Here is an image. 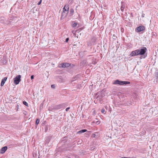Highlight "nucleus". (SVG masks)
<instances>
[{
  "label": "nucleus",
  "mask_w": 158,
  "mask_h": 158,
  "mask_svg": "<svg viewBox=\"0 0 158 158\" xmlns=\"http://www.w3.org/2000/svg\"><path fill=\"white\" fill-rule=\"evenodd\" d=\"M147 50V48L145 47H143L142 48L137 49L132 51L130 55L131 56H137L139 55H143L146 53Z\"/></svg>",
  "instance_id": "obj_1"
},
{
  "label": "nucleus",
  "mask_w": 158,
  "mask_h": 158,
  "mask_svg": "<svg viewBox=\"0 0 158 158\" xmlns=\"http://www.w3.org/2000/svg\"><path fill=\"white\" fill-rule=\"evenodd\" d=\"M130 82L129 81H119V80H117L114 81L113 84H118L120 85H123L130 84Z\"/></svg>",
  "instance_id": "obj_2"
},
{
  "label": "nucleus",
  "mask_w": 158,
  "mask_h": 158,
  "mask_svg": "<svg viewBox=\"0 0 158 158\" xmlns=\"http://www.w3.org/2000/svg\"><path fill=\"white\" fill-rule=\"evenodd\" d=\"M69 6L68 5H65L63 9V12L62 14V16L64 15V17L66 16L69 12Z\"/></svg>",
  "instance_id": "obj_3"
},
{
  "label": "nucleus",
  "mask_w": 158,
  "mask_h": 158,
  "mask_svg": "<svg viewBox=\"0 0 158 158\" xmlns=\"http://www.w3.org/2000/svg\"><path fill=\"white\" fill-rule=\"evenodd\" d=\"M21 76L20 75H17L14 79V83L17 85L19 84L21 81Z\"/></svg>",
  "instance_id": "obj_4"
},
{
  "label": "nucleus",
  "mask_w": 158,
  "mask_h": 158,
  "mask_svg": "<svg viewBox=\"0 0 158 158\" xmlns=\"http://www.w3.org/2000/svg\"><path fill=\"white\" fill-rule=\"evenodd\" d=\"M145 29V27L143 26H139L135 29V31L137 32H139L143 31Z\"/></svg>",
  "instance_id": "obj_5"
},
{
  "label": "nucleus",
  "mask_w": 158,
  "mask_h": 158,
  "mask_svg": "<svg viewBox=\"0 0 158 158\" xmlns=\"http://www.w3.org/2000/svg\"><path fill=\"white\" fill-rule=\"evenodd\" d=\"M60 67L62 68H65L69 66H70V64L67 63H65L60 64Z\"/></svg>",
  "instance_id": "obj_6"
},
{
  "label": "nucleus",
  "mask_w": 158,
  "mask_h": 158,
  "mask_svg": "<svg viewBox=\"0 0 158 158\" xmlns=\"http://www.w3.org/2000/svg\"><path fill=\"white\" fill-rule=\"evenodd\" d=\"M7 146H5L2 147L0 153L2 154L4 153L7 150Z\"/></svg>",
  "instance_id": "obj_7"
},
{
  "label": "nucleus",
  "mask_w": 158,
  "mask_h": 158,
  "mask_svg": "<svg viewBox=\"0 0 158 158\" xmlns=\"http://www.w3.org/2000/svg\"><path fill=\"white\" fill-rule=\"evenodd\" d=\"M7 79V78L6 77H4V78L2 80L1 83V85L2 86H3L4 85L5 82L6 81Z\"/></svg>",
  "instance_id": "obj_8"
},
{
  "label": "nucleus",
  "mask_w": 158,
  "mask_h": 158,
  "mask_svg": "<svg viewBox=\"0 0 158 158\" xmlns=\"http://www.w3.org/2000/svg\"><path fill=\"white\" fill-rule=\"evenodd\" d=\"M77 23L73 22V23L72 24V27L74 28V27H77Z\"/></svg>",
  "instance_id": "obj_9"
},
{
  "label": "nucleus",
  "mask_w": 158,
  "mask_h": 158,
  "mask_svg": "<svg viewBox=\"0 0 158 158\" xmlns=\"http://www.w3.org/2000/svg\"><path fill=\"white\" fill-rule=\"evenodd\" d=\"M87 131V130L85 129L81 130L79 131H78L77 133H84L85 132H86Z\"/></svg>",
  "instance_id": "obj_10"
},
{
  "label": "nucleus",
  "mask_w": 158,
  "mask_h": 158,
  "mask_svg": "<svg viewBox=\"0 0 158 158\" xmlns=\"http://www.w3.org/2000/svg\"><path fill=\"white\" fill-rule=\"evenodd\" d=\"M74 13V10L73 9H71L70 10V14L71 15H73Z\"/></svg>",
  "instance_id": "obj_11"
},
{
  "label": "nucleus",
  "mask_w": 158,
  "mask_h": 158,
  "mask_svg": "<svg viewBox=\"0 0 158 158\" xmlns=\"http://www.w3.org/2000/svg\"><path fill=\"white\" fill-rule=\"evenodd\" d=\"M40 122V120L39 119H37L36 121V122H35V123L37 125Z\"/></svg>",
  "instance_id": "obj_12"
},
{
  "label": "nucleus",
  "mask_w": 158,
  "mask_h": 158,
  "mask_svg": "<svg viewBox=\"0 0 158 158\" xmlns=\"http://www.w3.org/2000/svg\"><path fill=\"white\" fill-rule=\"evenodd\" d=\"M23 104L25 105H26V106H28V103H27V102H26L25 101H23Z\"/></svg>",
  "instance_id": "obj_13"
},
{
  "label": "nucleus",
  "mask_w": 158,
  "mask_h": 158,
  "mask_svg": "<svg viewBox=\"0 0 158 158\" xmlns=\"http://www.w3.org/2000/svg\"><path fill=\"white\" fill-rule=\"evenodd\" d=\"M101 112L102 113H104V114H105V110L103 108L102 110H101Z\"/></svg>",
  "instance_id": "obj_14"
},
{
  "label": "nucleus",
  "mask_w": 158,
  "mask_h": 158,
  "mask_svg": "<svg viewBox=\"0 0 158 158\" xmlns=\"http://www.w3.org/2000/svg\"><path fill=\"white\" fill-rule=\"evenodd\" d=\"M96 136V135L94 134H93L92 135V137H95Z\"/></svg>",
  "instance_id": "obj_15"
},
{
  "label": "nucleus",
  "mask_w": 158,
  "mask_h": 158,
  "mask_svg": "<svg viewBox=\"0 0 158 158\" xmlns=\"http://www.w3.org/2000/svg\"><path fill=\"white\" fill-rule=\"evenodd\" d=\"M51 87L52 88H54L55 87V85H51Z\"/></svg>",
  "instance_id": "obj_16"
},
{
  "label": "nucleus",
  "mask_w": 158,
  "mask_h": 158,
  "mask_svg": "<svg viewBox=\"0 0 158 158\" xmlns=\"http://www.w3.org/2000/svg\"><path fill=\"white\" fill-rule=\"evenodd\" d=\"M42 0H40V1L39 2V3L38 4V5H40L41 4V3Z\"/></svg>",
  "instance_id": "obj_17"
},
{
  "label": "nucleus",
  "mask_w": 158,
  "mask_h": 158,
  "mask_svg": "<svg viewBox=\"0 0 158 158\" xmlns=\"http://www.w3.org/2000/svg\"><path fill=\"white\" fill-rule=\"evenodd\" d=\"M69 38H68L66 39L65 42H67L69 41Z\"/></svg>",
  "instance_id": "obj_18"
},
{
  "label": "nucleus",
  "mask_w": 158,
  "mask_h": 158,
  "mask_svg": "<svg viewBox=\"0 0 158 158\" xmlns=\"http://www.w3.org/2000/svg\"><path fill=\"white\" fill-rule=\"evenodd\" d=\"M70 109V108L69 107H68V108H67L66 109V111H68Z\"/></svg>",
  "instance_id": "obj_19"
},
{
  "label": "nucleus",
  "mask_w": 158,
  "mask_h": 158,
  "mask_svg": "<svg viewBox=\"0 0 158 158\" xmlns=\"http://www.w3.org/2000/svg\"><path fill=\"white\" fill-rule=\"evenodd\" d=\"M31 79H32L34 78V76L33 75H32L31 76Z\"/></svg>",
  "instance_id": "obj_20"
},
{
  "label": "nucleus",
  "mask_w": 158,
  "mask_h": 158,
  "mask_svg": "<svg viewBox=\"0 0 158 158\" xmlns=\"http://www.w3.org/2000/svg\"><path fill=\"white\" fill-rule=\"evenodd\" d=\"M97 124H99L100 123V122L99 121H97Z\"/></svg>",
  "instance_id": "obj_21"
},
{
  "label": "nucleus",
  "mask_w": 158,
  "mask_h": 158,
  "mask_svg": "<svg viewBox=\"0 0 158 158\" xmlns=\"http://www.w3.org/2000/svg\"><path fill=\"white\" fill-rule=\"evenodd\" d=\"M121 10H122V7L121 8Z\"/></svg>",
  "instance_id": "obj_22"
}]
</instances>
